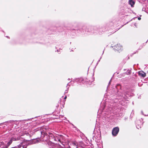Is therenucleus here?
I'll use <instances>...</instances> for the list:
<instances>
[{"mask_svg": "<svg viewBox=\"0 0 148 148\" xmlns=\"http://www.w3.org/2000/svg\"><path fill=\"white\" fill-rule=\"evenodd\" d=\"M119 131V128L118 127H116L114 128L112 132V134L113 136H116L118 133Z\"/></svg>", "mask_w": 148, "mask_h": 148, "instance_id": "1", "label": "nucleus"}, {"mask_svg": "<svg viewBox=\"0 0 148 148\" xmlns=\"http://www.w3.org/2000/svg\"><path fill=\"white\" fill-rule=\"evenodd\" d=\"M116 48L115 49L116 50L119 51L122 49V47L120 44H117L115 46Z\"/></svg>", "mask_w": 148, "mask_h": 148, "instance_id": "2", "label": "nucleus"}, {"mask_svg": "<svg viewBox=\"0 0 148 148\" xmlns=\"http://www.w3.org/2000/svg\"><path fill=\"white\" fill-rule=\"evenodd\" d=\"M139 75L143 77H144L146 75L145 73L143 71H140L138 72Z\"/></svg>", "mask_w": 148, "mask_h": 148, "instance_id": "3", "label": "nucleus"}, {"mask_svg": "<svg viewBox=\"0 0 148 148\" xmlns=\"http://www.w3.org/2000/svg\"><path fill=\"white\" fill-rule=\"evenodd\" d=\"M129 3L131 5V6H133V5H134L135 3L133 0H129Z\"/></svg>", "mask_w": 148, "mask_h": 148, "instance_id": "4", "label": "nucleus"}, {"mask_svg": "<svg viewBox=\"0 0 148 148\" xmlns=\"http://www.w3.org/2000/svg\"><path fill=\"white\" fill-rule=\"evenodd\" d=\"M72 145L74 147V148H77V146L75 142H73L72 143ZM73 148H74L73 147Z\"/></svg>", "mask_w": 148, "mask_h": 148, "instance_id": "5", "label": "nucleus"}, {"mask_svg": "<svg viewBox=\"0 0 148 148\" xmlns=\"http://www.w3.org/2000/svg\"><path fill=\"white\" fill-rule=\"evenodd\" d=\"M12 142V140H11V139L9 141V142H8V143H7L8 146L6 147H5V148H7V147L8 146H9L11 144Z\"/></svg>", "mask_w": 148, "mask_h": 148, "instance_id": "6", "label": "nucleus"}, {"mask_svg": "<svg viewBox=\"0 0 148 148\" xmlns=\"http://www.w3.org/2000/svg\"><path fill=\"white\" fill-rule=\"evenodd\" d=\"M11 140H12H12H13V141L16 140H18L17 139H16L15 138H14V137L11 138Z\"/></svg>", "mask_w": 148, "mask_h": 148, "instance_id": "7", "label": "nucleus"}, {"mask_svg": "<svg viewBox=\"0 0 148 148\" xmlns=\"http://www.w3.org/2000/svg\"><path fill=\"white\" fill-rule=\"evenodd\" d=\"M131 72L130 70H128V72L127 73V74H130L131 73Z\"/></svg>", "mask_w": 148, "mask_h": 148, "instance_id": "8", "label": "nucleus"}, {"mask_svg": "<svg viewBox=\"0 0 148 148\" xmlns=\"http://www.w3.org/2000/svg\"><path fill=\"white\" fill-rule=\"evenodd\" d=\"M1 145H3V143L2 142H0Z\"/></svg>", "mask_w": 148, "mask_h": 148, "instance_id": "9", "label": "nucleus"}, {"mask_svg": "<svg viewBox=\"0 0 148 148\" xmlns=\"http://www.w3.org/2000/svg\"><path fill=\"white\" fill-rule=\"evenodd\" d=\"M18 146V148H20L21 147V145H19Z\"/></svg>", "mask_w": 148, "mask_h": 148, "instance_id": "10", "label": "nucleus"}, {"mask_svg": "<svg viewBox=\"0 0 148 148\" xmlns=\"http://www.w3.org/2000/svg\"><path fill=\"white\" fill-rule=\"evenodd\" d=\"M67 92H68V90H66L65 91V93H67Z\"/></svg>", "mask_w": 148, "mask_h": 148, "instance_id": "11", "label": "nucleus"}, {"mask_svg": "<svg viewBox=\"0 0 148 148\" xmlns=\"http://www.w3.org/2000/svg\"><path fill=\"white\" fill-rule=\"evenodd\" d=\"M66 98H67V97H66V96H65V97H64V99H66Z\"/></svg>", "mask_w": 148, "mask_h": 148, "instance_id": "12", "label": "nucleus"}, {"mask_svg": "<svg viewBox=\"0 0 148 148\" xmlns=\"http://www.w3.org/2000/svg\"><path fill=\"white\" fill-rule=\"evenodd\" d=\"M138 19L139 20H140V19H141V18H140V17H138Z\"/></svg>", "mask_w": 148, "mask_h": 148, "instance_id": "13", "label": "nucleus"}, {"mask_svg": "<svg viewBox=\"0 0 148 148\" xmlns=\"http://www.w3.org/2000/svg\"><path fill=\"white\" fill-rule=\"evenodd\" d=\"M58 140L60 142V139H58Z\"/></svg>", "mask_w": 148, "mask_h": 148, "instance_id": "14", "label": "nucleus"}, {"mask_svg": "<svg viewBox=\"0 0 148 148\" xmlns=\"http://www.w3.org/2000/svg\"><path fill=\"white\" fill-rule=\"evenodd\" d=\"M136 127L138 129H139V128L136 125Z\"/></svg>", "mask_w": 148, "mask_h": 148, "instance_id": "15", "label": "nucleus"}, {"mask_svg": "<svg viewBox=\"0 0 148 148\" xmlns=\"http://www.w3.org/2000/svg\"><path fill=\"white\" fill-rule=\"evenodd\" d=\"M23 148H27V147H23Z\"/></svg>", "mask_w": 148, "mask_h": 148, "instance_id": "16", "label": "nucleus"}, {"mask_svg": "<svg viewBox=\"0 0 148 148\" xmlns=\"http://www.w3.org/2000/svg\"><path fill=\"white\" fill-rule=\"evenodd\" d=\"M68 80H70V79H68Z\"/></svg>", "mask_w": 148, "mask_h": 148, "instance_id": "17", "label": "nucleus"}, {"mask_svg": "<svg viewBox=\"0 0 148 148\" xmlns=\"http://www.w3.org/2000/svg\"><path fill=\"white\" fill-rule=\"evenodd\" d=\"M111 81V80L109 82V84H110V82Z\"/></svg>", "mask_w": 148, "mask_h": 148, "instance_id": "18", "label": "nucleus"}]
</instances>
